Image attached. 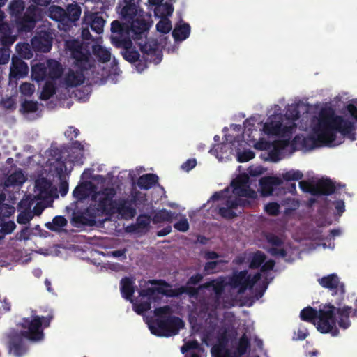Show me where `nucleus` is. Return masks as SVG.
I'll list each match as a JSON object with an SVG mask.
<instances>
[{"label":"nucleus","instance_id":"1","mask_svg":"<svg viewBox=\"0 0 357 357\" xmlns=\"http://www.w3.org/2000/svg\"><path fill=\"white\" fill-rule=\"evenodd\" d=\"M336 132L352 141L356 139L354 122L344 119L341 116H334L333 113L326 114L322 111L317 124L313 128L312 135L304 138L303 145L314 149L332 143L335 140Z\"/></svg>","mask_w":357,"mask_h":357},{"label":"nucleus","instance_id":"32","mask_svg":"<svg viewBox=\"0 0 357 357\" xmlns=\"http://www.w3.org/2000/svg\"><path fill=\"white\" fill-rule=\"evenodd\" d=\"M26 349L22 339L19 336L11 338L10 342V353L17 357L23 355Z\"/></svg>","mask_w":357,"mask_h":357},{"label":"nucleus","instance_id":"59","mask_svg":"<svg viewBox=\"0 0 357 357\" xmlns=\"http://www.w3.org/2000/svg\"><path fill=\"white\" fill-rule=\"evenodd\" d=\"M79 135V130L73 126H70L65 132V136L70 140H73V138H76Z\"/></svg>","mask_w":357,"mask_h":357},{"label":"nucleus","instance_id":"5","mask_svg":"<svg viewBox=\"0 0 357 357\" xmlns=\"http://www.w3.org/2000/svg\"><path fill=\"white\" fill-rule=\"evenodd\" d=\"M155 319L145 318L149 328L152 334L161 337H169L176 335L184 326L183 321L174 316L169 306L155 308Z\"/></svg>","mask_w":357,"mask_h":357},{"label":"nucleus","instance_id":"21","mask_svg":"<svg viewBox=\"0 0 357 357\" xmlns=\"http://www.w3.org/2000/svg\"><path fill=\"white\" fill-rule=\"evenodd\" d=\"M83 24L89 26L98 34L103 32L105 20L99 13L84 12Z\"/></svg>","mask_w":357,"mask_h":357},{"label":"nucleus","instance_id":"20","mask_svg":"<svg viewBox=\"0 0 357 357\" xmlns=\"http://www.w3.org/2000/svg\"><path fill=\"white\" fill-rule=\"evenodd\" d=\"M267 243L271 245L267 252L273 257L284 258L287 252L284 248V241L275 234H270L266 236Z\"/></svg>","mask_w":357,"mask_h":357},{"label":"nucleus","instance_id":"22","mask_svg":"<svg viewBox=\"0 0 357 357\" xmlns=\"http://www.w3.org/2000/svg\"><path fill=\"white\" fill-rule=\"evenodd\" d=\"M34 49L42 52H48L52 47V37L47 31L38 33L31 40Z\"/></svg>","mask_w":357,"mask_h":357},{"label":"nucleus","instance_id":"11","mask_svg":"<svg viewBox=\"0 0 357 357\" xmlns=\"http://www.w3.org/2000/svg\"><path fill=\"white\" fill-rule=\"evenodd\" d=\"M52 317V315L39 317L33 314L30 319H24L22 335L33 342L42 340L44 337L43 328L49 326Z\"/></svg>","mask_w":357,"mask_h":357},{"label":"nucleus","instance_id":"37","mask_svg":"<svg viewBox=\"0 0 357 357\" xmlns=\"http://www.w3.org/2000/svg\"><path fill=\"white\" fill-rule=\"evenodd\" d=\"M174 12V6L171 3H160L154 9L155 15L159 18H167Z\"/></svg>","mask_w":357,"mask_h":357},{"label":"nucleus","instance_id":"4","mask_svg":"<svg viewBox=\"0 0 357 357\" xmlns=\"http://www.w3.org/2000/svg\"><path fill=\"white\" fill-rule=\"evenodd\" d=\"M65 48L74 60L73 65L77 70H69L65 77V83L68 87H74L84 83V71L89 69V54L83 50L82 43L76 39L65 42Z\"/></svg>","mask_w":357,"mask_h":357},{"label":"nucleus","instance_id":"41","mask_svg":"<svg viewBox=\"0 0 357 357\" xmlns=\"http://www.w3.org/2000/svg\"><path fill=\"white\" fill-rule=\"evenodd\" d=\"M68 223L67 220L64 216L57 215L55 216L52 222H47L45 227L51 231H59L61 227H65Z\"/></svg>","mask_w":357,"mask_h":357},{"label":"nucleus","instance_id":"10","mask_svg":"<svg viewBox=\"0 0 357 357\" xmlns=\"http://www.w3.org/2000/svg\"><path fill=\"white\" fill-rule=\"evenodd\" d=\"M248 347L249 340L245 335L238 342L229 341L225 335L218 344L212 347L211 353L214 357H240L245 353Z\"/></svg>","mask_w":357,"mask_h":357},{"label":"nucleus","instance_id":"38","mask_svg":"<svg viewBox=\"0 0 357 357\" xmlns=\"http://www.w3.org/2000/svg\"><path fill=\"white\" fill-rule=\"evenodd\" d=\"M48 78L54 79L61 77L62 68L59 62L56 60H49L47 63Z\"/></svg>","mask_w":357,"mask_h":357},{"label":"nucleus","instance_id":"49","mask_svg":"<svg viewBox=\"0 0 357 357\" xmlns=\"http://www.w3.org/2000/svg\"><path fill=\"white\" fill-rule=\"evenodd\" d=\"M38 102L33 100H25L22 104V110L24 113L35 112L38 110Z\"/></svg>","mask_w":357,"mask_h":357},{"label":"nucleus","instance_id":"3","mask_svg":"<svg viewBox=\"0 0 357 357\" xmlns=\"http://www.w3.org/2000/svg\"><path fill=\"white\" fill-rule=\"evenodd\" d=\"M116 192L113 188H105L93 196V202L85 211L89 217L86 219L84 215L74 218L75 222L80 224L93 225L97 220L103 223L114 215V198Z\"/></svg>","mask_w":357,"mask_h":357},{"label":"nucleus","instance_id":"48","mask_svg":"<svg viewBox=\"0 0 357 357\" xmlns=\"http://www.w3.org/2000/svg\"><path fill=\"white\" fill-rule=\"evenodd\" d=\"M178 216H181V219L174 223V227L179 231L186 232L189 229V223L188 219L186 218L185 215L179 214Z\"/></svg>","mask_w":357,"mask_h":357},{"label":"nucleus","instance_id":"2","mask_svg":"<svg viewBox=\"0 0 357 357\" xmlns=\"http://www.w3.org/2000/svg\"><path fill=\"white\" fill-rule=\"evenodd\" d=\"M352 308L349 306L335 307L333 305H325L316 310L310 307L301 310L300 317L302 320L313 323L317 330L322 333H331L335 337L339 334L336 324L343 329L350 327L351 323L349 315Z\"/></svg>","mask_w":357,"mask_h":357},{"label":"nucleus","instance_id":"39","mask_svg":"<svg viewBox=\"0 0 357 357\" xmlns=\"http://www.w3.org/2000/svg\"><path fill=\"white\" fill-rule=\"evenodd\" d=\"M132 44L129 47H126L125 46H121L119 48H123V51L121 52L123 59L131 63H135L139 61L140 57V54L138 51L132 48Z\"/></svg>","mask_w":357,"mask_h":357},{"label":"nucleus","instance_id":"55","mask_svg":"<svg viewBox=\"0 0 357 357\" xmlns=\"http://www.w3.org/2000/svg\"><path fill=\"white\" fill-rule=\"evenodd\" d=\"M16 225L13 221H8L4 222L1 225V228L0 229V233L3 235H7L11 234L14 229H15Z\"/></svg>","mask_w":357,"mask_h":357},{"label":"nucleus","instance_id":"8","mask_svg":"<svg viewBox=\"0 0 357 357\" xmlns=\"http://www.w3.org/2000/svg\"><path fill=\"white\" fill-rule=\"evenodd\" d=\"M121 296L132 304L133 310L138 314L148 311L160 303L164 296H174L176 294L167 291H121Z\"/></svg>","mask_w":357,"mask_h":357},{"label":"nucleus","instance_id":"7","mask_svg":"<svg viewBox=\"0 0 357 357\" xmlns=\"http://www.w3.org/2000/svg\"><path fill=\"white\" fill-rule=\"evenodd\" d=\"M8 10L19 33H28L35 28L38 20V8L35 5L26 8L23 0H11Z\"/></svg>","mask_w":357,"mask_h":357},{"label":"nucleus","instance_id":"12","mask_svg":"<svg viewBox=\"0 0 357 357\" xmlns=\"http://www.w3.org/2000/svg\"><path fill=\"white\" fill-rule=\"evenodd\" d=\"M229 276V287L236 290H254L261 278L259 273L252 274L248 270H234Z\"/></svg>","mask_w":357,"mask_h":357},{"label":"nucleus","instance_id":"53","mask_svg":"<svg viewBox=\"0 0 357 357\" xmlns=\"http://www.w3.org/2000/svg\"><path fill=\"white\" fill-rule=\"evenodd\" d=\"M265 211L270 215H277L280 213V205L276 202H269L265 206Z\"/></svg>","mask_w":357,"mask_h":357},{"label":"nucleus","instance_id":"43","mask_svg":"<svg viewBox=\"0 0 357 357\" xmlns=\"http://www.w3.org/2000/svg\"><path fill=\"white\" fill-rule=\"evenodd\" d=\"M56 93V87L52 82H47L43 87L40 95L42 100H47Z\"/></svg>","mask_w":357,"mask_h":357},{"label":"nucleus","instance_id":"35","mask_svg":"<svg viewBox=\"0 0 357 357\" xmlns=\"http://www.w3.org/2000/svg\"><path fill=\"white\" fill-rule=\"evenodd\" d=\"M229 276H220L216 279L210 280L204 284L205 289L212 288V290H225L229 287Z\"/></svg>","mask_w":357,"mask_h":357},{"label":"nucleus","instance_id":"19","mask_svg":"<svg viewBox=\"0 0 357 357\" xmlns=\"http://www.w3.org/2000/svg\"><path fill=\"white\" fill-rule=\"evenodd\" d=\"M114 215L118 213L123 219L129 220L136 215V210L132 206L131 200L127 199H114Z\"/></svg>","mask_w":357,"mask_h":357},{"label":"nucleus","instance_id":"44","mask_svg":"<svg viewBox=\"0 0 357 357\" xmlns=\"http://www.w3.org/2000/svg\"><path fill=\"white\" fill-rule=\"evenodd\" d=\"M265 254L261 251H257L252 255L249 266L250 268L252 269L258 268L261 266H262V264L265 261Z\"/></svg>","mask_w":357,"mask_h":357},{"label":"nucleus","instance_id":"28","mask_svg":"<svg viewBox=\"0 0 357 357\" xmlns=\"http://www.w3.org/2000/svg\"><path fill=\"white\" fill-rule=\"evenodd\" d=\"M191 28L188 23L183 22L182 24H176L172 31V35L175 41H183L190 34Z\"/></svg>","mask_w":357,"mask_h":357},{"label":"nucleus","instance_id":"36","mask_svg":"<svg viewBox=\"0 0 357 357\" xmlns=\"http://www.w3.org/2000/svg\"><path fill=\"white\" fill-rule=\"evenodd\" d=\"M151 218L147 215H140L137 217L135 225H132L130 231H137V230L147 231L149 229Z\"/></svg>","mask_w":357,"mask_h":357},{"label":"nucleus","instance_id":"50","mask_svg":"<svg viewBox=\"0 0 357 357\" xmlns=\"http://www.w3.org/2000/svg\"><path fill=\"white\" fill-rule=\"evenodd\" d=\"M299 187L302 191L308 192L312 195L315 196L317 191L315 190L314 184L307 181H301L299 182Z\"/></svg>","mask_w":357,"mask_h":357},{"label":"nucleus","instance_id":"30","mask_svg":"<svg viewBox=\"0 0 357 357\" xmlns=\"http://www.w3.org/2000/svg\"><path fill=\"white\" fill-rule=\"evenodd\" d=\"M204 275L201 273H196L192 275L188 280L185 286L177 289H170L169 290H204V284L195 288V286L199 284L203 280Z\"/></svg>","mask_w":357,"mask_h":357},{"label":"nucleus","instance_id":"17","mask_svg":"<svg viewBox=\"0 0 357 357\" xmlns=\"http://www.w3.org/2000/svg\"><path fill=\"white\" fill-rule=\"evenodd\" d=\"M234 294L231 296L235 297V300L229 303H225V307H229L234 305H245L251 306L256 300L261 298L264 295V291H233Z\"/></svg>","mask_w":357,"mask_h":357},{"label":"nucleus","instance_id":"61","mask_svg":"<svg viewBox=\"0 0 357 357\" xmlns=\"http://www.w3.org/2000/svg\"><path fill=\"white\" fill-rule=\"evenodd\" d=\"M0 32L2 36L12 35L13 31L10 25L6 22H0Z\"/></svg>","mask_w":357,"mask_h":357},{"label":"nucleus","instance_id":"16","mask_svg":"<svg viewBox=\"0 0 357 357\" xmlns=\"http://www.w3.org/2000/svg\"><path fill=\"white\" fill-rule=\"evenodd\" d=\"M249 180L246 174H239L233 179L231 183L233 194L238 197L256 199L257 197V192L250 188Z\"/></svg>","mask_w":357,"mask_h":357},{"label":"nucleus","instance_id":"54","mask_svg":"<svg viewBox=\"0 0 357 357\" xmlns=\"http://www.w3.org/2000/svg\"><path fill=\"white\" fill-rule=\"evenodd\" d=\"M73 195L78 200H82L87 196L86 188L84 185H77L73 190Z\"/></svg>","mask_w":357,"mask_h":357},{"label":"nucleus","instance_id":"6","mask_svg":"<svg viewBox=\"0 0 357 357\" xmlns=\"http://www.w3.org/2000/svg\"><path fill=\"white\" fill-rule=\"evenodd\" d=\"M121 19L131 24L135 41L146 39L152 24L151 15L145 13L134 2L125 3L120 12Z\"/></svg>","mask_w":357,"mask_h":357},{"label":"nucleus","instance_id":"64","mask_svg":"<svg viewBox=\"0 0 357 357\" xmlns=\"http://www.w3.org/2000/svg\"><path fill=\"white\" fill-rule=\"evenodd\" d=\"M16 37L12 35L2 36L1 43L3 45L9 46L15 41Z\"/></svg>","mask_w":357,"mask_h":357},{"label":"nucleus","instance_id":"23","mask_svg":"<svg viewBox=\"0 0 357 357\" xmlns=\"http://www.w3.org/2000/svg\"><path fill=\"white\" fill-rule=\"evenodd\" d=\"M319 284L330 290H344L345 285L336 273L328 274L318 279Z\"/></svg>","mask_w":357,"mask_h":357},{"label":"nucleus","instance_id":"15","mask_svg":"<svg viewBox=\"0 0 357 357\" xmlns=\"http://www.w3.org/2000/svg\"><path fill=\"white\" fill-rule=\"evenodd\" d=\"M135 279L124 277L120 281V290H167L170 285L164 280H142L139 282L141 289H135Z\"/></svg>","mask_w":357,"mask_h":357},{"label":"nucleus","instance_id":"45","mask_svg":"<svg viewBox=\"0 0 357 357\" xmlns=\"http://www.w3.org/2000/svg\"><path fill=\"white\" fill-rule=\"evenodd\" d=\"M227 261L225 260H217V261H207L204 265V275H210L213 274L217 272V267L220 264H226Z\"/></svg>","mask_w":357,"mask_h":357},{"label":"nucleus","instance_id":"13","mask_svg":"<svg viewBox=\"0 0 357 357\" xmlns=\"http://www.w3.org/2000/svg\"><path fill=\"white\" fill-rule=\"evenodd\" d=\"M135 42L139 47L140 51L142 52L143 57L145 59L144 61L139 59V61H137L138 63L136 68L139 72H142L147 68L146 61L153 62L155 64L161 61L162 54L159 51L158 45L156 42L148 41L147 38L144 39H144H142Z\"/></svg>","mask_w":357,"mask_h":357},{"label":"nucleus","instance_id":"47","mask_svg":"<svg viewBox=\"0 0 357 357\" xmlns=\"http://www.w3.org/2000/svg\"><path fill=\"white\" fill-rule=\"evenodd\" d=\"M156 29L162 33H168L172 29L171 21L168 18H161L156 24Z\"/></svg>","mask_w":357,"mask_h":357},{"label":"nucleus","instance_id":"58","mask_svg":"<svg viewBox=\"0 0 357 357\" xmlns=\"http://www.w3.org/2000/svg\"><path fill=\"white\" fill-rule=\"evenodd\" d=\"M294 129V126H284L282 123L281 132H280V135L278 137H288L292 135L293 130Z\"/></svg>","mask_w":357,"mask_h":357},{"label":"nucleus","instance_id":"63","mask_svg":"<svg viewBox=\"0 0 357 357\" xmlns=\"http://www.w3.org/2000/svg\"><path fill=\"white\" fill-rule=\"evenodd\" d=\"M286 115L287 116L288 118L291 119L293 120H296L300 116L299 112L295 107L288 109V110L286 112Z\"/></svg>","mask_w":357,"mask_h":357},{"label":"nucleus","instance_id":"51","mask_svg":"<svg viewBox=\"0 0 357 357\" xmlns=\"http://www.w3.org/2000/svg\"><path fill=\"white\" fill-rule=\"evenodd\" d=\"M255 153L248 149L239 152L237 156V160L239 162H246L255 158Z\"/></svg>","mask_w":357,"mask_h":357},{"label":"nucleus","instance_id":"40","mask_svg":"<svg viewBox=\"0 0 357 357\" xmlns=\"http://www.w3.org/2000/svg\"><path fill=\"white\" fill-rule=\"evenodd\" d=\"M269 119L270 121L264 124V129L265 132L268 135L279 136L282 128L281 121H274L271 118Z\"/></svg>","mask_w":357,"mask_h":357},{"label":"nucleus","instance_id":"34","mask_svg":"<svg viewBox=\"0 0 357 357\" xmlns=\"http://www.w3.org/2000/svg\"><path fill=\"white\" fill-rule=\"evenodd\" d=\"M31 77L33 80L39 82L48 78L47 66L42 63L32 66Z\"/></svg>","mask_w":357,"mask_h":357},{"label":"nucleus","instance_id":"18","mask_svg":"<svg viewBox=\"0 0 357 357\" xmlns=\"http://www.w3.org/2000/svg\"><path fill=\"white\" fill-rule=\"evenodd\" d=\"M29 73V66L27 63L22 59L13 57L10 68L9 81L15 82L20 79L27 76Z\"/></svg>","mask_w":357,"mask_h":357},{"label":"nucleus","instance_id":"33","mask_svg":"<svg viewBox=\"0 0 357 357\" xmlns=\"http://www.w3.org/2000/svg\"><path fill=\"white\" fill-rule=\"evenodd\" d=\"M26 180L22 170L18 169L8 176L5 181V185L6 187L21 186Z\"/></svg>","mask_w":357,"mask_h":357},{"label":"nucleus","instance_id":"46","mask_svg":"<svg viewBox=\"0 0 357 357\" xmlns=\"http://www.w3.org/2000/svg\"><path fill=\"white\" fill-rule=\"evenodd\" d=\"M303 177V174L300 170L291 169L282 174V180L286 181H299Z\"/></svg>","mask_w":357,"mask_h":357},{"label":"nucleus","instance_id":"56","mask_svg":"<svg viewBox=\"0 0 357 357\" xmlns=\"http://www.w3.org/2000/svg\"><path fill=\"white\" fill-rule=\"evenodd\" d=\"M33 215L30 212L22 211L17 217V222L19 224L26 225L32 219Z\"/></svg>","mask_w":357,"mask_h":357},{"label":"nucleus","instance_id":"62","mask_svg":"<svg viewBox=\"0 0 357 357\" xmlns=\"http://www.w3.org/2000/svg\"><path fill=\"white\" fill-rule=\"evenodd\" d=\"M296 337H294L296 340H304L306 338V337L308 335V332L307 328H305L304 326H301L298 329L297 333H296Z\"/></svg>","mask_w":357,"mask_h":357},{"label":"nucleus","instance_id":"9","mask_svg":"<svg viewBox=\"0 0 357 357\" xmlns=\"http://www.w3.org/2000/svg\"><path fill=\"white\" fill-rule=\"evenodd\" d=\"M229 188H226L223 190L215 192L211 197L213 200H220L225 199L223 206H219L218 213L222 218L226 220H232L238 216V213L235 211L238 207H248L251 203L248 199H245L243 197L228 196Z\"/></svg>","mask_w":357,"mask_h":357},{"label":"nucleus","instance_id":"26","mask_svg":"<svg viewBox=\"0 0 357 357\" xmlns=\"http://www.w3.org/2000/svg\"><path fill=\"white\" fill-rule=\"evenodd\" d=\"M314 187L317 192L315 196L331 195L335 192L336 189L335 183L329 178L319 179L314 184Z\"/></svg>","mask_w":357,"mask_h":357},{"label":"nucleus","instance_id":"60","mask_svg":"<svg viewBox=\"0 0 357 357\" xmlns=\"http://www.w3.org/2000/svg\"><path fill=\"white\" fill-rule=\"evenodd\" d=\"M197 165V160L195 158L188 159L181 165V169L185 172L192 169Z\"/></svg>","mask_w":357,"mask_h":357},{"label":"nucleus","instance_id":"31","mask_svg":"<svg viewBox=\"0 0 357 357\" xmlns=\"http://www.w3.org/2000/svg\"><path fill=\"white\" fill-rule=\"evenodd\" d=\"M158 176L155 174H145L139 176L137 185L141 189L149 190L158 182Z\"/></svg>","mask_w":357,"mask_h":357},{"label":"nucleus","instance_id":"24","mask_svg":"<svg viewBox=\"0 0 357 357\" xmlns=\"http://www.w3.org/2000/svg\"><path fill=\"white\" fill-rule=\"evenodd\" d=\"M282 180L277 176H264L259 180V187L263 196H270L273 194L274 186L280 185Z\"/></svg>","mask_w":357,"mask_h":357},{"label":"nucleus","instance_id":"27","mask_svg":"<svg viewBox=\"0 0 357 357\" xmlns=\"http://www.w3.org/2000/svg\"><path fill=\"white\" fill-rule=\"evenodd\" d=\"M179 213H176L167 209H161L156 211L152 218V221L154 224L162 223L165 222H172L173 220H176L178 218Z\"/></svg>","mask_w":357,"mask_h":357},{"label":"nucleus","instance_id":"52","mask_svg":"<svg viewBox=\"0 0 357 357\" xmlns=\"http://www.w3.org/2000/svg\"><path fill=\"white\" fill-rule=\"evenodd\" d=\"M20 93L25 96H31L35 91V86L31 83L24 82L20 86Z\"/></svg>","mask_w":357,"mask_h":357},{"label":"nucleus","instance_id":"25","mask_svg":"<svg viewBox=\"0 0 357 357\" xmlns=\"http://www.w3.org/2000/svg\"><path fill=\"white\" fill-rule=\"evenodd\" d=\"M81 13L82 8L77 3L68 4L66 8V27L63 29L67 30L71 27L73 24L79 20Z\"/></svg>","mask_w":357,"mask_h":357},{"label":"nucleus","instance_id":"14","mask_svg":"<svg viewBox=\"0 0 357 357\" xmlns=\"http://www.w3.org/2000/svg\"><path fill=\"white\" fill-rule=\"evenodd\" d=\"M111 40L116 47L125 46L129 47L132 45L130 33H132L131 24L128 22L122 23L118 20H114L111 24Z\"/></svg>","mask_w":357,"mask_h":357},{"label":"nucleus","instance_id":"42","mask_svg":"<svg viewBox=\"0 0 357 357\" xmlns=\"http://www.w3.org/2000/svg\"><path fill=\"white\" fill-rule=\"evenodd\" d=\"M93 53L98 59L102 63L108 62L111 59L110 52L101 45L94 46Z\"/></svg>","mask_w":357,"mask_h":357},{"label":"nucleus","instance_id":"29","mask_svg":"<svg viewBox=\"0 0 357 357\" xmlns=\"http://www.w3.org/2000/svg\"><path fill=\"white\" fill-rule=\"evenodd\" d=\"M48 16L66 27V9L59 6L52 5L48 8Z\"/></svg>","mask_w":357,"mask_h":357},{"label":"nucleus","instance_id":"57","mask_svg":"<svg viewBox=\"0 0 357 357\" xmlns=\"http://www.w3.org/2000/svg\"><path fill=\"white\" fill-rule=\"evenodd\" d=\"M10 52L8 48H0V64L3 65L9 61Z\"/></svg>","mask_w":357,"mask_h":357}]
</instances>
